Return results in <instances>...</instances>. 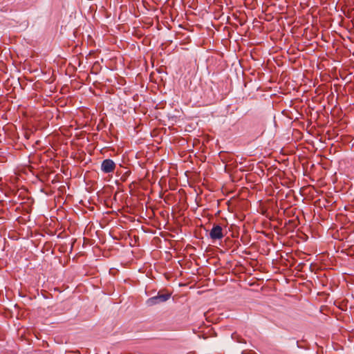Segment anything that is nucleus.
<instances>
[{
    "label": "nucleus",
    "mask_w": 354,
    "mask_h": 354,
    "mask_svg": "<svg viewBox=\"0 0 354 354\" xmlns=\"http://www.w3.org/2000/svg\"><path fill=\"white\" fill-rule=\"evenodd\" d=\"M232 338L234 340H236L237 342L239 343H243V344H245L246 342L245 341L244 339H243L239 334H237L236 333H232Z\"/></svg>",
    "instance_id": "obj_4"
},
{
    "label": "nucleus",
    "mask_w": 354,
    "mask_h": 354,
    "mask_svg": "<svg viewBox=\"0 0 354 354\" xmlns=\"http://www.w3.org/2000/svg\"><path fill=\"white\" fill-rule=\"evenodd\" d=\"M115 167V162L111 159H105L101 164V169L106 174L113 172Z\"/></svg>",
    "instance_id": "obj_3"
},
{
    "label": "nucleus",
    "mask_w": 354,
    "mask_h": 354,
    "mask_svg": "<svg viewBox=\"0 0 354 354\" xmlns=\"http://www.w3.org/2000/svg\"><path fill=\"white\" fill-rule=\"evenodd\" d=\"M171 297V293L168 292H162L161 291L158 292V295L155 297H152L149 298L147 301V304L149 306H153L158 304L160 303H162L168 300Z\"/></svg>",
    "instance_id": "obj_1"
},
{
    "label": "nucleus",
    "mask_w": 354,
    "mask_h": 354,
    "mask_svg": "<svg viewBox=\"0 0 354 354\" xmlns=\"http://www.w3.org/2000/svg\"><path fill=\"white\" fill-rule=\"evenodd\" d=\"M209 237L212 240H221L224 237L223 229L219 225L214 224L209 232Z\"/></svg>",
    "instance_id": "obj_2"
}]
</instances>
